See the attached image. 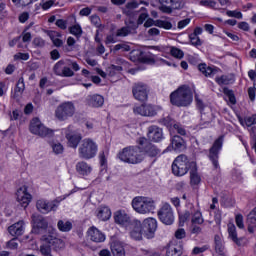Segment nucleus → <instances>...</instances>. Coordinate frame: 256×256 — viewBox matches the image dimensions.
Segmentation results:
<instances>
[{"mask_svg":"<svg viewBox=\"0 0 256 256\" xmlns=\"http://www.w3.org/2000/svg\"><path fill=\"white\" fill-rule=\"evenodd\" d=\"M228 238L236 245H241V239L237 237V227H235V224H228Z\"/></svg>","mask_w":256,"mask_h":256,"instance_id":"nucleus-31","label":"nucleus"},{"mask_svg":"<svg viewBox=\"0 0 256 256\" xmlns=\"http://www.w3.org/2000/svg\"><path fill=\"white\" fill-rule=\"evenodd\" d=\"M215 81L218 85H233L235 83V76L233 74H225L217 76Z\"/></svg>","mask_w":256,"mask_h":256,"instance_id":"nucleus-28","label":"nucleus"},{"mask_svg":"<svg viewBox=\"0 0 256 256\" xmlns=\"http://www.w3.org/2000/svg\"><path fill=\"white\" fill-rule=\"evenodd\" d=\"M90 21L92 25H95V27H101V18L97 15L90 16Z\"/></svg>","mask_w":256,"mask_h":256,"instance_id":"nucleus-59","label":"nucleus"},{"mask_svg":"<svg viewBox=\"0 0 256 256\" xmlns=\"http://www.w3.org/2000/svg\"><path fill=\"white\" fill-rule=\"evenodd\" d=\"M32 223L34 227H37L38 229H47V220L39 214L32 215Z\"/></svg>","mask_w":256,"mask_h":256,"instance_id":"nucleus-32","label":"nucleus"},{"mask_svg":"<svg viewBox=\"0 0 256 256\" xmlns=\"http://www.w3.org/2000/svg\"><path fill=\"white\" fill-rule=\"evenodd\" d=\"M29 129L33 135H38L39 137H47L53 133L51 129L43 125L39 118H34L31 120Z\"/></svg>","mask_w":256,"mask_h":256,"instance_id":"nucleus-11","label":"nucleus"},{"mask_svg":"<svg viewBox=\"0 0 256 256\" xmlns=\"http://www.w3.org/2000/svg\"><path fill=\"white\" fill-rule=\"evenodd\" d=\"M73 115H75V104L71 101L58 105L55 110V117L58 121H67V119H70Z\"/></svg>","mask_w":256,"mask_h":256,"instance_id":"nucleus-7","label":"nucleus"},{"mask_svg":"<svg viewBox=\"0 0 256 256\" xmlns=\"http://www.w3.org/2000/svg\"><path fill=\"white\" fill-rule=\"evenodd\" d=\"M73 75H75V72H73V70H71V68L64 67L60 77H73Z\"/></svg>","mask_w":256,"mask_h":256,"instance_id":"nucleus-56","label":"nucleus"},{"mask_svg":"<svg viewBox=\"0 0 256 256\" xmlns=\"http://www.w3.org/2000/svg\"><path fill=\"white\" fill-rule=\"evenodd\" d=\"M224 94L228 96L230 103H232V105H235L236 100L235 95L233 94V90H230L229 88H224Z\"/></svg>","mask_w":256,"mask_h":256,"instance_id":"nucleus-52","label":"nucleus"},{"mask_svg":"<svg viewBox=\"0 0 256 256\" xmlns=\"http://www.w3.org/2000/svg\"><path fill=\"white\" fill-rule=\"evenodd\" d=\"M183 254V245H175L173 242H171L168 245L166 255L167 256H180Z\"/></svg>","mask_w":256,"mask_h":256,"instance_id":"nucleus-27","label":"nucleus"},{"mask_svg":"<svg viewBox=\"0 0 256 256\" xmlns=\"http://www.w3.org/2000/svg\"><path fill=\"white\" fill-rule=\"evenodd\" d=\"M51 147L55 155H61V153L64 151L63 144L59 142L52 143Z\"/></svg>","mask_w":256,"mask_h":256,"instance_id":"nucleus-48","label":"nucleus"},{"mask_svg":"<svg viewBox=\"0 0 256 256\" xmlns=\"http://www.w3.org/2000/svg\"><path fill=\"white\" fill-rule=\"evenodd\" d=\"M246 223L249 233H254L256 228V207L248 214Z\"/></svg>","mask_w":256,"mask_h":256,"instance_id":"nucleus-30","label":"nucleus"},{"mask_svg":"<svg viewBox=\"0 0 256 256\" xmlns=\"http://www.w3.org/2000/svg\"><path fill=\"white\" fill-rule=\"evenodd\" d=\"M114 221L117 225L125 227L126 229H129V226L133 223V220L125 210L116 211L114 213Z\"/></svg>","mask_w":256,"mask_h":256,"instance_id":"nucleus-20","label":"nucleus"},{"mask_svg":"<svg viewBox=\"0 0 256 256\" xmlns=\"http://www.w3.org/2000/svg\"><path fill=\"white\" fill-rule=\"evenodd\" d=\"M135 115L142 117H155L157 115V107L150 104H142L133 108Z\"/></svg>","mask_w":256,"mask_h":256,"instance_id":"nucleus-18","label":"nucleus"},{"mask_svg":"<svg viewBox=\"0 0 256 256\" xmlns=\"http://www.w3.org/2000/svg\"><path fill=\"white\" fill-rule=\"evenodd\" d=\"M126 231H129L130 237L135 241H141L143 236L145 237L143 224L137 219L132 220V223L128 226V228H126Z\"/></svg>","mask_w":256,"mask_h":256,"instance_id":"nucleus-12","label":"nucleus"},{"mask_svg":"<svg viewBox=\"0 0 256 256\" xmlns=\"http://www.w3.org/2000/svg\"><path fill=\"white\" fill-rule=\"evenodd\" d=\"M245 125L248 126L250 133H253V135H256V114L250 117H247L245 119Z\"/></svg>","mask_w":256,"mask_h":256,"instance_id":"nucleus-37","label":"nucleus"},{"mask_svg":"<svg viewBox=\"0 0 256 256\" xmlns=\"http://www.w3.org/2000/svg\"><path fill=\"white\" fill-rule=\"evenodd\" d=\"M103 103H105V98L99 94L89 95L87 97L89 107H103Z\"/></svg>","mask_w":256,"mask_h":256,"instance_id":"nucleus-25","label":"nucleus"},{"mask_svg":"<svg viewBox=\"0 0 256 256\" xmlns=\"http://www.w3.org/2000/svg\"><path fill=\"white\" fill-rule=\"evenodd\" d=\"M132 93L137 101H147L149 97V87L141 82L134 84Z\"/></svg>","mask_w":256,"mask_h":256,"instance_id":"nucleus-15","label":"nucleus"},{"mask_svg":"<svg viewBox=\"0 0 256 256\" xmlns=\"http://www.w3.org/2000/svg\"><path fill=\"white\" fill-rule=\"evenodd\" d=\"M129 45L126 44H117L114 46L113 51H130Z\"/></svg>","mask_w":256,"mask_h":256,"instance_id":"nucleus-58","label":"nucleus"},{"mask_svg":"<svg viewBox=\"0 0 256 256\" xmlns=\"http://www.w3.org/2000/svg\"><path fill=\"white\" fill-rule=\"evenodd\" d=\"M48 35H49L51 41L53 42V44L55 45V47H61V45H63V40L57 38V37H61L60 33L49 32Z\"/></svg>","mask_w":256,"mask_h":256,"instance_id":"nucleus-43","label":"nucleus"},{"mask_svg":"<svg viewBox=\"0 0 256 256\" xmlns=\"http://www.w3.org/2000/svg\"><path fill=\"white\" fill-rule=\"evenodd\" d=\"M99 151V145L97 142L91 138H85L81 141L78 148V155L81 159H93L97 157V152Z\"/></svg>","mask_w":256,"mask_h":256,"instance_id":"nucleus-4","label":"nucleus"},{"mask_svg":"<svg viewBox=\"0 0 256 256\" xmlns=\"http://www.w3.org/2000/svg\"><path fill=\"white\" fill-rule=\"evenodd\" d=\"M170 103L175 107H189L193 103V92L187 85L180 86L170 94Z\"/></svg>","mask_w":256,"mask_h":256,"instance_id":"nucleus-2","label":"nucleus"},{"mask_svg":"<svg viewBox=\"0 0 256 256\" xmlns=\"http://www.w3.org/2000/svg\"><path fill=\"white\" fill-rule=\"evenodd\" d=\"M185 7V1L183 0H173L172 1V11L173 9H183Z\"/></svg>","mask_w":256,"mask_h":256,"instance_id":"nucleus-53","label":"nucleus"},{"mask_svg":"<svg viewBox=\"0 0 256 256\" xmlns=\"http://www.w3.org/2000/svg\"><path fill=\"white\" fill-rule=\"evenodd\" d=\"M137 27V25L132 24L131 26L127 25L125 27H122L117 30L116 37H127L131 33L132 30H134Z\"/></svg>","mask_w":256,"mask_h":256,"instance_id":"nucleus-38","label":"nucleus"},{"mask_svg":"<svg viewBox=\"0 0 256 256\" xmlns=\"http://www.w3.org/2000/svg\"><path fill=\"white\" fill-rule=\"evenodd\" d=\"M140 11H142V12L138 18V25H143V23L145 22V19H147V17H149V13L147 12V9H145V8H141Z\"/></svg>","mask_w":256,"mask_h":256,"instance_id":"nucleus-50","label":"nucleus"},{"mask_svg":"<svg viewBox=\"0 0 256 256\" xmlns=\"http://www.w3.org/2000/svg\"><path fill=\"white\" fill-rule=\"evenodd\" d=\"M136 143L137 145H140L144 153V157L146 155H148V157H157V155L161 153V151L157 148V146L150 143V141L147 140V138L145 137L138 138Z\"/></svg>","mask_w":256,"mask_h":256,"instance_id":"nucleus-10","label":"nucleus"},{"mask_svg":"<svg viewBox=\"0 0 256 256\" xmlns=\"http://www.w3.org/2000/svg\"><path fill=\"white\" fill-rule=\"evenodd\" d=\"M76 172L82 179H87L93 173V166L85 161H80L76 164Z\"/></svg>","mask_w":256,"mask_h":256,"instance_id":"nucleus-22","label":"nucleus"},{"mask_svg":"<svg viewBox=\"0 0 256 256\" xmlns=\"http://www.w3.org/2000/svg\"><path fill=\"white\" fill-rule=\"evenodd\" d=\"M23 91H25V83L23 82V78H20L16 85L15 93H23Z\"/></svg>","mask_w":256,"mask_h":256,"instance_id":"nucleus-54","label":"nucleus"},{"mask_svg":"<svg viewBox=\"0 0 256 256\" xmlns=\"http://www.w3.org/2000/svg\"><path fill=\"white\" fill-rule=\"evenodd\" d=\"M171 146L174 151L181 152L185 149V141L180 136H173Z\"/></svg>","mask_w":256,"mask_h":256,"instance_id":"nucleus-33","label":"nucleus"},{"mask_svg":"<svg viewBox=\"0 0 256 256\" xmlns=\"http://www.w3.org/2000/svg\"><path fill=\"white\" fill-rule=\"evenodd\" d=\"M248 96H249L250 101H255V97H256V88L255 87L248 88Z\"/></svg>","mask_w":256,"mask_h":256,"instance_id":"nucleus-64","label":"nucleus"},{"mask_svg":"<svg viewBox=\"0 0 256 256\" xmlns=\"http://www.w3.org/2000/svg\"><path fill=\"white\" fill-rule=\"evenodd\" d=\"M111 251L114 256H125V248L121 242H113L111 244Z\"/></svg>","mask_w":256,"mask_h":256,"instance_id":"nucleus-34","label":"nucleus"},{"mask_svg":"<svg viewBox=\"0 0 256 256\" xmlns=\"http://www.w3.org/2000/svg\"><path fill=\"white\" fill-rule=\"evenodd\" d=\"M158 217L164 225H173L175 222V215L173 214L171 204L164 203L158 211Z\"/></svg>","mask_w":256,"mask_h":256,"instance_id":"nucleus-9","label":"nucleus"},{"mask_svg":"<svg viewBox=\"0 0 256 256\" xmlns=\"http://www.w3.org/2000/svg\"><path fill=\"white\" fill-rule=\"evenodd\" d=\"M41 243H48L53 247L54 251H62L65 249V241L61 238H57L54 233L45 234L40 239Z\"/></svg>","mask_w":256,"mask_h":256,"instance_id":"nucleus-13","label":"nucleus"},{"mask_svg":"<svg viewBox=\"0 0 256 256\" xmlns=\"http://www.w3.org/2000/svg\"><path fill=\"white\" fill-rule=\"evenodd\" d=\"M70 33L71 35H74L75 37H81L83 35V29L79 24L73 25L70 27Z\"/></svg>","mask_w":256,"mask_h":256,"instance_id":"nucleus-47","label":"nucleus"},{"mask_svg":"<svg viewBox=\"0 0 256 256\" xmlns=\"http://www.w3.org/2000/svg\"><path fill=\"white\" fill-rule=\"evenodd\" d=\"M148 139L154 141V143H159L163 139V130L158 126H150L148 128Z\"/></svg>","mask_w":256,"mask_h":256,"instance_id":"nucleus-24","label":"nucleus"},{"mask_svg":"<svg viewBox=\"0 0 256 256\" xmlns=\"http://www.w3.org/2000/svg\"><path fill=\"white\" fill-rule=\"evenodd\" d=\"M226 15L228 17H234L235 19H243V13H241L237 10H228L226 12Z\"/></svg>","mask_w":256,"mask_h":256,"instance_id":"nucleus-51","label":"nucleus"},{"mask_svg":"<svg viewBox=\"0 0 256 256\" xmlns=\"http://www.w3.org/2000/svg\"><path fill=\"white\" fill-rule=\"evenodd\" d=\"M198 69L201 73H203V75H205V77H213V75L217 73V70H215V68L207 66L206 64H200L198 66Z\"/></svg>","mask_w":256,"mask_h":256,"instance_id":"nucleus-35","label":"nucleus"},{"mask_svg":"<svg viewBox=\"0 0 256 256\" xmlns=\"http://www.w3.org/2000/svg\"><path fill=\"white\" fill-rule=\"evenodd\" d=\"M173 129L177 131L179 135H187V131H185V128L179 124H174Z\"/></svg>","mask_w":256,"mask_h":256,"instance_id":"nucleus-62","label":"nucleus"},{"mask_svg":"<svg viewBox=\"0 0 256 256\" xmlns=\"http://www.w3.org/2000/svg\"><path fill=\"white\" fill-rule=\"evenodd\" d=\"M87 237L94 243H103L106 239L105 234L95 226H92L87 230Z\"/></svg>","mask_w":256,"mask_h":256,"instance_id":"nucleus-21","label":"nucleus"},{"mask_svg":"<svg viewBox=\"0 0 256 256\" xmlns=\"http://www.w3.org/2000/svg\"><path fill=\"white\" fill-rule=\"evenodd\" d=\"M142 229L144 230V237H146V239H153L155 231H157V219H144L142 223Z\"/></svg>","mask_w":256,"mask_h":256,"instance_id":"nucleus-17","label":"nucleus"},{"mask_svg":"<svg viewBox=\"0 0 256 256\" xmlns=\"http://www.w3.org/2000/svg\"><path fill=\"white\" fill-rule=\"evenodd\" d=\"M190 167H192L190 170V184L192 187H195V185H199V183H201V176L197 173V163L192 161L190 163Z\"/></svg>","mask_w":256,"mask_h":256,"instance_id":"nucleus-26","label":"nucleus"},{"mask_svg":"<svg viewBox=\"0 0 256 256\" xmlns=\"http://www.w3.org/2000/svg\"><path fill=\"white\" fill-rule=\"evenodd\" d=\"M65 65V61L63 60H60L58 61L54 67H53V71L55 73V75H58V77H61V75H63V69H64V66Z\"/></svg>","mask_w":256,"mask_h":256,"instance_id":"nucleus-45","label":"nucleus"},{"mask_svg":"<svg viewBox=\"0 0 256 256\" xmlns=\"http://www.w3.org/2000/svg\"><path fill=\"white\" fill-rule=\"evenodd\" d=\"M223 148V136H220L215 140L213 146L210 148L209 158L212 161L214 167L217 169L219 167V151Z\"/></svg>","mask_w":256,"mask_h":256,"instance_id":"nucleus-16","label":"nucleus"},{"mask_svg":"<svg viewBox=\"0 0 256 256\" xmlns=\"http://www.w3.org/2000/svg\"><path fill=\"white\" fill-rule=\"evenodd\" d=\"M199 5L202 7H208L209 9H214L215 11H219V3L215 0H201Z\"/></svg>","mask_w":256,"mask_h":256,"instance_id":"nucleus-39","label":"nucleus"},{"mask_svg":"<svg viewBox=\"0 0 256 256\" xmlns=\"http://www.w3.org/2000/svg\"><path fill=\"white\" fill-rule=\"evenodd\" d=\"M132 209L139 213V215H149V213H154L157 209V204L155 200L151 197L146 196H136L132 199L131 202Z\"/></svg>","mask_w":256,"mask_h":256,"instance_id":"nucleus-3","label":"nucleus"},{"mask_svg":"<svg viewBox=\"0 0 256 256\" xmlns=\"http://www.w3.org/2000/svg\"><path fill=\"white\" fill-rule=\"evenodd\" d=\"M189 169H192L191 162H189V159L183 154L179 155L172 163V173L176 175V177L187 175Z\"/></svg>","mask_w":256,"mask_h":256,"instance_id":"nucleus-6","label":"nucleus"},{"mask_svg":"<svg viewBox=\"0 0 256 256\" xmlns=\"http://www.w3.org/2000/svg\"><path fill=\"white\" fill-rule=\"evenodd\" d=\"M118 159L130 165H139V163L145 161V152H143L139 144L136 146H128L118 153Z\"/></svg>","mask_w":256,"mask_h":256,"instance_id":"nucleus-1","label":"nucleus"},{"mask_svg":"<svg viewBox=\"0 0 256 256\" xmlns=\"http://www.w3.org/2000/svg\"><path fill=\"white\" fill-rule=\"evenodd\" d=\"M160 11L162 13H172L173 0H160Z\"/></svg>","mask_w":256,"mask_h":256,"instance_id":"nucleus-40","label":"nucleus"},{"mask_svg":"<svg viewBox=\"0 0 256 256\" xmlns=\"http://www.w3.org/2000/svg\"><path fill=\"white\" fill-rule=\"evenodd\" d=\"M191 219L192 225H203V214L199 209L195 208L193 204H188L187 209L184 212L179 213L180 225H184L186 221Z\"/></svg>","mask_w":256,"mask_h":256,"instance_id":"nucleus-5","label":"nucleus"},{"mask_svg":"<svg viewBox=\"0 0 256 256\" xmlns=\"http://www.w3.org/2000/svg\"><path fill=\"white\" fill-rule=\"evenodd\" d=\"M33 45H35V47H45V40L41 37H36L33 40Z\"/></svg>","mask_w":256,"mask_h":256,"instance_id":"nucleus-60","label":"nucleus"},{"mask_svg":"<svg viewBox=\"0 0 256 256\" xmlns=\"http://www.w3.org/2000/svg\"><path fill=\"white\" fill-rule=\"evenodd\" d=\"M41 7L43 9V11H48V9H51L53 5H55V1L54 0H48L46 2H42Z\"/></svg>","mask_w":256,"mask_h":256,"instance_id":"nucleus-55","label":"nucleus"},{"mask_svg":"<svg viewBox=\"0 0 256 256\" xmlns=\"http://www.w3.org/2000/svg\"><path fill=\"white\" fill-rule=\"evenodd\" d=\"M189 39L191 45H193L194 47H199L202 45L201 38H199V36L195 34H190Z\"/></svg>","mask_w":256,"mask_h":256,"instance_id":"nucleus-49","label":"nucleus"},{"mask_svg":"<svg viewBox=\"0 0 256 256\" xmlns=\"http://www.w3.org/2000/svg\"><path fill=\"white\" fill-rule=\"evenodd\" d=\"M62 133H64L68 141V147H72V149H77V147L79 146V143H81V139H83L81 134L79 132L73 131L71 126L63 129Z\"/></svg>","mask_w":256,"mask_h":256,"instance_id":"nucleus-14","label":"nucleus"},{"mask_svg":"<svg viewBox=\"0 0 256 256\" xmlns=\"http://www.w3.org/2000/svg\"><path fill=\"white\" fill-rule=\"evenodd\" d=\"M55 25H57L59 29L65 30L67 29V20L58 19L56 20Z\"/></svg>","mask_w":256,"mask_h":256,"instance_id":"nucleus-61","label":"nucleus"},{"mask_svg":"<svg viewBox=\"0 0 256 256\" xmlns=\"http://www.w3.org/2000/svg\"><path fill=\"white\" fill-rule=\"evenodd\" d=\"M170 54L172 55V57H175L176 59H183V57H185V53L183 52V50L177 47H171Z\"/></svg>","mask_w":256,"mask_h":256,"instance_id":"nucleus-46","label":"nucleus"},{"mask_svg":"<svg viewBox=\"0 0 256 256\" xmlns=\"http://www.w3.org/2000/svg\"><path fill=\"white\" fill-rule=\"evenodd\" d=\"M61 201L63 199H55V200H47V199H39L36 202V209L39 211V213H42L43 215H47L48 213H51V211H57Z\"/></svg>","mask_w":256,"mask_h":256,"instance_id":"nucleus-8","label":"nucleus"},{"mask_svg":"<svg viewBox=\"0 0 256 256\" xmlns=\"http://www.w3.org/2000/svg\"><path fill=\"white\" fill-rule=\"evenodd\" d=\"M236 225L239 227V229H244L245 224L243 223V215L237 214L235 217Z\"/></svg>","mask_w":256,"mask_h":256,"instance_id":"nucleus-57","label":"nucleus"},{"mask_svg":"<svg viewBox=\"0 0 256 256\" xmlns=\"http://www.w3.org/2000/svg\"><path fill=\"white\" fill-rule=\"evenodd\" d=\"M16 199L21 207L27 208L29 207V203H31V199H33V197L27 191V186H22L16 192Z\"/></svg>","mask_w":256,"mask_h":256,"instance_id":"nucleus-19","label":"nucleus"},{"mask_svg":"<svg viewBox=\"0 0 256 256\" xmlns=\"http://www.w3.org/2000/svg\"><path fill=\"white\" fill-rule=\"evenodd\" d=\"M96 215L100 221H109L111 219V209L107 206H101L97 209Z\"/></svg>","mask_w":256,"mask_h":256,"instance_id":"nucleus-29","label":"nucleus"},{"mask_svg":"<svg viewBox=\"0 0 256 256\" xmlns=\"http://www.w3.org/2000/svg\"><path fill=\"white\" fill-rule=\"evenodd\" d=\"M14 59H21L22 61H28L29 59V53H17L15 56H14Z\"/></svg>","mask_w":256,"mask_h":256,"instance_id":"nucleus-63","label":"nucleus"},{"mask_svg":"<svg viewBox=\"0 0 256 256\" xmlns=\"http://www.w3.org/2000/svg\"><path fill=\"white\" fill-rule=\"evenodd\" d=\"M57 227L62 233H69V231L73 229V223H71V221L59 220Z\"/></svg>","mask_w":256,"mask_h":256,"instance_id":"nucleus-36","label":"nucleus"},{"mask_svg":"<svg viewBox=\"0 0 256 256\" xmlns=\"http://www.w3.org/2000/svg\"><path fill=\"white\" fill-rule=\"evenodd\" d=\"M8 233H10L12 237H21V235L25 233V222L23 220H20L14 223L10 227H8Z\"/></svg>","mask_w":256,"mask_h":256,"instance_id":"nucleus-23","label":"nucleus"},{"mask_svg":"<svg viewBox=\"0 0 256 256\" xmlns=\"http://www.w3.org/2000/svg\"><path fill=\"white\" fill-rule=\"evenodd\" d=\"M120 71H123V66L121 65H111L107 68V74L109 77H115V75Z\"/></svg>","mask_w":256,"mask_h":256,"instance_id":"nucleus-44","label":"nucleus"},{"mask_svg":"<svg viewBox=\"0 0 256 256\" xmlns=\"http://www.w3.org/2000/svg\"><path fill=\"white\" fill-rule=\"evenodd\" d=\"M155 27L169 31L170 29H173V24L167 20H155Z\"/></svg>","mask_w":256,"mask_h":256,"instance_id":"nucleus-42","label":"nucleus"},{"mask_svg":"<svg viewBox=\"0 0 256 256\" xmlns=\"http://www.w3.org/2000/svg\"><path fill=\"white\" fill-rule=\"evenodd\" d=\"M40 253L42 256H53L51 244L47 242H42V244L40 245Z\"/></svg>","mask_w":256,"mask_h":256,"instance_id":"nucleus-41","label":"nucleus"}]
</instances>
